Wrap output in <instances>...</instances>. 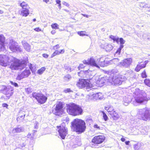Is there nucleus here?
<instances>
[{
    "label": "nucleus",
    "instance_id": "nucleus-1",
    "mask_svg": "<svg viewBox=\"0 0 150 150\" xmlns=\"http://www.w3.org/2000/svg\"><path fill=\"white\" fill-rule=\"evenodd\" d=\"M10 57L5 54L0 55V65L2 66L6 67L11 63L9 68L12 70H21L23 69L28 62V59H20L11 56Z\"/></svg>",
    "mask_w": 150,
    "mask_h": 150
},
{
    "label": "nucleus",
    "instance_id": "nucleus-2",
    "mask_svg": "<svg viewBox=\"0 0 150 150\" xmlns=\"http://www.w3.org/2000/svg\"><path fill=\"white\" fill-rule=\"evenodd\" d=\"M71 126L73 131L78 134L83 132L86 128L85 122L79 119H74L71 122Z\"/></svg>",
    "mask_w": 150,
    "mask_h": 150
},
{
    "label": "nucleus",
    "instance_id": "nucleus-3",
    "mask_svg": "<svg viewBox=\"0 0 150 150\" xmlns=\"http://www.w3.org/2000/svg\"><path fill=\"white\" fill-rule=\"evenodd\" d=\"M67 111L69 114L76 116L81 115L83 110L79 106L72 103L68 106Z\"/></svg>",
    "mask_w": 150,
    "mask_h": 150
},
{
    "label": "nucleus",
    "instance_id": "nucleus-4",
    "mask_svg": "<svg viewBox=\"0 0 150 150\" xmlns=\"http://www.w3.org/2000/svg\"><path fill=\"white\" fill-rule=\"evenodd\" d=\"M137 116L139 119L144 121L150 120V110L147 108L139 110Z\"/></svg>",
    "mask_w": 150,
    "mask_h": 150
},
{
    "label": "nucleus",
    "instance_id": "nucleus-5",
    "mask_svg": "<svg viewBox=\"0 0 150 150\" xmlns=\"http://www.w3.org/2000/svg\"><path fill=\"white\" fill-rule=\"evenodd\" d=\"M146 95V94H134V96L135 101L133 102V104L135 106H137V103L141 104L150 100V97L147 98Z\"/></svg>",
    "mask_w": 150,
    "mask_h": 150
},
{
    "label": "nucleus",
    "instance_id": "nucleus-6",
    "mask_svg": "<svg viewBox=\"0 0 150 150\" xmlns=\"http://www.w3.org/2000/svg\"><path fill=\"white\" fill-rule=\"evenodd\" d=\"M17 44V43L13 40H10L9 46V48L11 51L13 52L22 51L21 48Z\"/></svg>",
    "mask_w": 150,
    "mask_h": 150
},
{
    "label": "nucleus",
    "instance_id": "nucleus-7",
    "mask_svg": "<svg viewBox=\"0 0 150 150\" xmlns=\"http://www.w3.org/2000/svg\"><path fill=\"white\" fill-rule=\"evenodd\" d=\"M65 124L62 123L59 127H57L59 128L58 130L60 136L62 139H64L67 134V128L64 126Z\"/></svg>",
    "mask_w": 150,
    "mask_h": 150
},
{
    "label": "nucleus",
    "instance_id": "nucleus-8",
    "mask_svg": "<svg viewBox=\"0 0 150 150\" xmlns=\"http://www.w3.org/2000/svg\"><path fill=\"white\" fill-rule=\"evenodd\" d=\"M90 83V81L89 79H81L79 80L76 85L79 88H82L86 86H89Z\"/></svg>",
    "mask_w": 150,
    "mask_h": 150
},
{
    "label": "nucleus",
    "instance_id": "nucleus-9",
    "mask_svg": "<svg viewBox=\"0 0 150 150\" xmlns=\"http://www.w3.org/2000/svg\"><path fill=\"white\" fill-rule=\"evenodd\" d=\"M86 98V100L88 101L91 100H96L98 99H103L104 98L103 94H88Z\"/></svg>",
    "mask_w": 150,
    "mask_h": 150
},
{
    "label": "nucleus",
    "instance_id": "nucleus-10",
    "mask_svg": "<svg viewBox=\"0 0 150 150\" xmlns=\"http://www.w3.org/2000/svg\"><path fill=\"white\" fill-rule=\"evenodd\" d=\"M33 97H35L39 103L43 104L45 103L47 99L46 96L43 94H32Z\"/></svg>",
    "mask_w": 150,
    "mask_h": 150
},
{
    "label": "nucleus",
    "instance_id": "nucleus-11",
    "mask_svg": "<svg viewBox=\"0 0 150 150\" xmlns=\"http://www.w3.org/2000/svg\"><path fill=\"white\" fill-rule=\"evenodd\" d=\"M30 73L31 72L29 69H25L21 74L18 75L16 79L20 80L23 78L28 77Z\"/></svg>",
    "mask_w": 150,
    "mask_h": 150
},
{
    "label": "nucleus",
    "instance_id": "nucleus-12",
    "mask_svg": "<svg viewBox=\"0 0 150 150\" xmlns=\"http://www.w3.org/2000/svg\"><path fill=\"white\" fill-rule=\"evenodd\" d=\"M105 139L103 135L95 136L92 139V142L94 144H101L104 141Z\"/></svg>",
    "mask_w": 150,
    "mask_h": 150
},
{
    "label": "nucleus",
    "instance_id": "nucleus-13",
    "mask_svg": "<svg viewBox=\"0 0 150 150\" xmlns=\"http://www.w3.org/2000/svg\"><path fill=\"white\" fill-rule=\"evenodd\" d=\"M24 131V128L23 126H18L17 127L13 128L11 131V132L13 134L17 133H20Z\"/></svg>",
    "mask_w": 150,
    "mask_h": 150
},
{
    "label": "nucleus",
    "instance_id": "nucleus-14",
    "mask_svg": "<svg viewBox=\"0 0 150 150\" xmlns=\"http://www.w3.org/2000/svg\"><path fill=\"white\" fill-rule=\"evenodd\" d=\"M132 62V59L131 58L126 59L123 60L122 65L126 67H128L131 64Z\"/></svg>",
    "mask_w": 150,
    "mask_h": 150
},
{
    "label": "nucleus",
    "instance_id": "nucleus-15",
    "mask_svg": "<svg viewBox=\"0 0 150 150\" xmlns=\"http://www.w3.org/2000/svg\"><path fill=\"white\" fill-rule=\"evenodd\" d=\"M6 39L5 37L3 34H0V45L1 48H5L6 44Z\"/></svg>",
    "mask_w": 150,
    "mask_h": 150
},
{
    "label": "nucleus",
    "instance_id": "nucleus-16",
    "mask_svg": "<svg viewBox=\"0 0 150 150\" xmlns=\"http://www.w3.org/2000/svg\"><path fill=\"white\" fill-rule=\"evenodd\" d=\"M54 50H55V51L59 55L60 54H62L64 53L65 52V50L63 49L59 50L58 49L60 48V46L59 45L57 44L53 47Z\"/></svg>",
    "mask_w": 150,
    "mask_h": 150
},
{
    "label": "nucleus",
    "instance_id": "nucleus-17",
    "mask_svg": "<svg viewBox=\"0 0 150 150\" xmlns=\"http://www.w3.org/2000/svg\"><path fill=\"white\" fill-rule=\"evenodd\" d=\"M30 8H23L21 11L20 15L23 17H26L30 13L29 9Z\"/></svg>",
    "mask_w": 150,
    "mask_h": 150
},
{
    "label": "nucleus",
    "instance_id": "nucleus-18",
    "mask_svg": "<svg viewBox=\"0 0 150 150\" xmlns=\"http://www.w3.org/2000/svg\"><path fill=\"white\" fill-rule=\"evenodd\" d=\"M108 63V62L105 61V60L103 58H100L99 59L98 65L101 67H103L106 66Z\"/></svg>",
    "mask_w": 150,
    "mask_h": 150
},
{
    "label": "nucleus",
    "instance_id": "nucleus-19",
    "mask_svg": "<svg viewBox=\"0 0 150 150\" xmlns=\"http://www.w3.org/2000/svg\"><path fill=\"white\" fill-rule=\"evenodd\" d=\"M106 80L104 77H101L99 78L96 81V83L98 86L101 87L103 86L104 83L105 82Z\"/></svg>",
    "mask_w": 150,
    "mask_h": 150
},
{
    "label": "nucleus",
    "instance_id": "nucleus-20",
    "mask_svg": "<svg viewBox=\"0 0 150 150\" xmlns=\"http://www.w3.org/2000/svg\"><path fill=\"white\" fill-rule=\"evenodd\" d=\"M89 65L91 66L96 67L97 68H99L100 67L96 63V61L92 58L89 59Z\"/></svg>",
    "mask_w": 150,
    "mask_h": 150
},
{
    "label": "nucleus",
    "instance_id": "nucleus-21",
    "mask_svg": "<svg viewBox=\"0 0 150 150\" xmlns=\"http://www.w3.org/2000/svg\"><path fill=\"white\" fill-rule=\"evenodd\" d=\"M63 108L62 103L61 102H59L56 104L55 110L56 112H59L62 110Z\"/></svg>",
    "mask_w": 150,
    "mask_h": 150
},
{
    "label": "nucleus",
    "instance_id": "nucleus-22",
    "mask_svg": "<svg viewBox=\"0 0 150 150\" xmlns=\"http://www.w3.org/2000/svg\"><path fill=\"white\" fill-rule=\"evenodd\" d=\"M25 112L24 111L20 110L19 112L18 116L17 117V120H18V119L22 118L23 119L25 116Z\"/></svg>",
    "mask_w": 150,
    "mask_h": 150
},
{
    "label": "nucleus",
    "instance_id": "nucleus-23",
    "mask_svg": "<svg viewBox=\"0 0 150 150\" xmlns=\"http://www.w3.org/2000/svg\"><path fill=\"white\" fill-rule=\"evenodd\" d=\"M105 109L108 112H110V114H111V113L114 111L113 107L111 105H108L107 107H105Z\"/></svg>",
    "mask_w": 150,
    "mask_h": 150
},
{
    "label": "nucleus",
    "instance_id": "nucleus-24",
    "mask_svg": "<svg viewBox=\"0 0 150 150\" xmlns=\"http://www.w3.org/2000/svg\"><path fill=\"white\" fill-rule=\"evenodd\" d=\"M20 6L23 8H30L28 4L26 2L23 1L20 4Z\"/></svg>",
    "mask_w": 150,
    "mask_h": 150
},
{
    "label": "nucleus",
    "instance_id": "nucleus-25",
    "mask_svg": "<svg viewBox=\"0 0 150 150\" xmlns=\"http://www.w3.org/2000/svg\"><path fill=\"white\" fill-rule=\"evenodd\" d=\"M92 73V71H90L89 70V69H88L86 71H80L78 73V75L79 76L82 77V75L83 74H86L88 73H88H89L90 74H91Z\"/></svg>",
    "mask_w": 150,
    "mask_h": 150
},
{
    "label": "nucleus",
    "instance_id": "nucleus-26",
    "mask_svg": "<svg viewBox=\"0 0 150 150\" xmlns=\"http://www.w3.org/2000/svg\"><path fill=\"white\" fill-rule=\"evenodd\" d=\"M129 96L127 95L124 98V101H125V103L128 104L132 100V99L130 98Z\"/></svg>",
    "mask_w": 150,
    "mask_h": 150
},
{
    "label": "nucleus",
    "instance_id": "nucleus-27",
    "mask_svg": "<svg viewBox=\"0 0 150 150\" xmlns=\"http://www.w3.org/2000/svg\"><path fill=\"white\" fill-rule=\"evenodd\" d=\"M111 115H113V118L114 120H117L120 117L119 115L115 111H114L113 112Z\"/></svg>",
    "mask_w": 150,
    "mask_h": 150
},
{
    "label": "nucleus",
    "instance_id": "nucleus-28",
    "mask_svg": "<svg viewBox=\"0 0 150 150\" xmlns=\"http://www.w3.org/2000/svg\"><path fill=\"white\" fill-rule=\"evenodd\" d=\"M148 60L145 61H142L138 63L142 68H145L146 67L147 64L148 63Z\"/></svg>",
    "mask_w": 150,
    "mask_h": 150
},
{
    "label": "nucleus",
    "instance_id": "nucleus-29",
    "mask_svg": "<svg viewBox=\"0 0 150 150\" xmlns=\"http://www.w3.org/2000/svg\"><path fill=\"white\" fill-rule=\"evenodd\" d=\"M113 47L112 45L110 44H108L105 46V48L107 51H110L112 50Z\"/></svg>",
    "mask_w": 150,
    "mask_h": 150
},
{
    "label": "nucleus",
    "instance_id": "nucleus-30",
    "mask_svg": "<svg viewBox=\"0 0 150 150\" xmlns=\"http://www.w3.org/2000/svg\"><path fill=\"white\" fill-rule=\"evenodd\" d=\"M46 68L45 67H42L38 69L37 71V73L40 75L42 74L45 70Z\"/></svg>",
    "mask_w": 150,
    "mask_h": 150
},
{
    "label": "nucleus",
    "instance_id": "nucleus-31",
    "mask_svg": "<svg viewBox=\"0 0 150 150\" xmlns=\"http://www.w3.org/2000/svg\"><path fill=\"white\" fill-rule=\"evenodd\" d=\"M141 144L140 143H137L135 144L134 145V148L135 150H138L141 148Z\"/></svg>",
    "mask_w": 150,
    "mask_h": 150
},
{
    "label": "nucleus",
    "instance_id": "nucleus-32",
    "mask_svg": "<svg viewBox=\"0 0 150 150\" xmlns=\"http://www.w3.org/2000/svg\"><path fill=\"white\" fill-rule=\"evenodd\" d=\"M71 76L69 74L65 75L64 77V79L65 81H68L71 79Z\"/></svg>",
    "mask_w": 150,
    "mask_h": 150
},
{
    "label": "nucleus",
    "instance_id": "nucleus-33",
    "mask_svg": "<svg viewBox=\"0 0 150 150\" xmlns=\"http://www.w3.org/2000/svg\"><path fill=\"white\" fill-rule=\"evenodd\" d=\"M59 25L57 23H54L51 25V27L52 29H58Z\"/></svg>",
    "mask_w": 150,
    "mask_h": 150
},
{
    "label": "nucleus",
    "instance_id": "nucleus-34",
    "mask_svg": "<svg viewBox=\"0 0 150 150\" xmlns=\"http://www.w3.org/2000/svg\"><path fill=\"white\" fill-rule=\"evenodd\" d=\"M78 34L81 36H86L88 35L86 34V32L85 31H81L78 32L77 33Z\"/></svg>",
    "mask_w": 150,
    "mask_h": 150
},
{
    "label": "nucleus",
    "instance_id": "nucleus-35",
    "mask_svg": "<svg viewBox=\"0 0 150 150\" xmlns=\"http://www.w3.org/2000/svg\"><path fill=\"white\" fill-rule=\"evenodd\" d=\"M11 94H4V96H1V99L2 100H6L9 98Z\"/></svg>",
    "mask_w": 150,
    "mask_h": 150
},
{
    "label": "nucleus",
    "instance_id": "nucleus-36",
    "mask_svg": "<svg viewBox=\"0 0 150 150\" xmlns=\"http://www.w3.org/2000/svg\"><path fill=\"white\" fill-rule=\"evenodd\" d=\"M145 84L150 87V80L149 79H145L144 81Z\"/></svg>",
    "mask_w": 150,
    "mask_h": 150
},
{
    "label": "nucleus",
    "instance_id": "nucleus-37",
    "mask_svg": "<svg viewBox=\"0 0 150 150\" xmlns=\"http://www.w3.org/2000/svg\"><path fill=\"white\" fill-rule=\"evenodd\" d=\"M141 66L139 65L138 64L137 65L135 69V70L137 72H139V71L141 69H143Z\"/></svg>",
    "mask_w": 150,
    "mask_h": 150
},
{
    "label": "nucleus",
    "instance_id": "nucleus-38",
    "mask_svg": "<svg viewBox=\"0 0 150 150\" xmlns=\"http://www.w3.org/2000/svg\"><path fill=\"white\" fill-rule=\"evenodd\" d=\"M64 92L65 93H73V91L70 88H67L64 90Z\"/></svg>",
    "mask_w": 150,
    "mask_h": 150
},
{
    "label": "nucleus",
    "instance_id": "nucleus-39",
    "mask_svg": "<svg viewBox=\"0 0 150 150\" xmlns=\"http://www.w3.org/2000/svg\"><path fill=\"white\" fill-rule=\"evenodd\" d=\"M141 76L142 78H146L147 76L145 70H144L141 74Z\"/></svg>",
    "mask_w": 150,
    "mask_h": 150
},
{
    "label": "nucleus",
    "instance_id": "nucleus-40",
    "mask_svg": "<svg viewBox=\"0 0 150 150\" xmlns=\"http://www.w3.org/2000/svg\"><path fill=\"white\" fill-rule=\"evenodd\" d=\"M123 45H121L119 48H118L115 53L117 54H120L122 49L123 47Z\"/></svg>",
    "mask_w": 150,
    "mask_h": 150
},
{
    "label": "nucleus",
    "instance_id": "nucleus-41",
    "mask_svg": "<svg viewBox=\"0 0 150 150\" xmlns=\"http://www.w3.org/2000/svg\"><path fill=\"white\" fill-rule=\"evenodd\" d=\"M101 112L103 114V117L105 121H107L108 120V118L106 114L105 113V112L104 111H102Z\"/></svg>",
    "mask_w": 150,
    "mask_h": 150
},
{
    "label": "nucleus",
    "instance_id": "nucleus-42",
    "mask_svg": "<svg viewBox=\"0 0 150 150\" xmlns=\"http://www.w3.org/2000/svg\"><path fill=\"white\" fill-rule=\"evenodd\" d=\"M10 82L11 84L13 85L15 87H18V85L17 83L15 82H13L12 81H10Z\"/></svg>",
    "mask_w": 150,
    "mask_h": 150
},
{
    "label": "nucleus",
    "instance_id": "nucleus-43",
    "mask_svg": "<svg viewBox=\"0 0 150 150\" xmlns=\"http://www.w3.org/2000/svg\"><path fill=\"white\" fill-rule=\"evenodd\" d=\"M59 55L55 51L53 53L51 54V58H52L56 56L57 55Z\"/></svg>",
    "mask_w": 150,
    "mask_h": 150
},
{
    "label": "nucleus",
    "instance_id": "nucleus-44",
    "mask_svg": "<svg viewBox=\"0 0 150 150\" xmlns=\"http://www.w3.org/2000/svg\"><path fill=\"white\" fill-rule=\"evenodd\" d=\"M89 59H88L87 60H84L83 61V62L84 64L88 65H89Z\"/></svg>",
    "mask_w": 150,
    "mask_h": 150
},
{
    "label": "nucleus",
    "instance_id": "nucleus-45",
    "mask_svg": "<svg viewBox=\"0 0 150 150\" xmlns=\"http://www.w3.org/2000/svg\"><path fill=\"white\" fill-rule=\"evenodd\" d=\"M120 44H124L125 41L122 38H120Z\"/></svg>",
    "mask_w": 150,
    "mask_h": 150
},
{
    "label": "nucleus",
    "instance_id": "nucleus-46",
    "mask_svg": "<svg viewBox=\"0 0 150 150\" xmlns=\"http://www.w3.org/2000/svg\"><path fill=\"white\" fill-rule=\"evenodd\" d=\"M84 66L83 64H79L78 67V68L79 70L83 69L84 67Z\"/></svg>",
    "mask_w": 150,
    "mask_h": 150
},
{
    "label": "nucleus",
    "instance_id": "nucleus-47",
    "mask_svg": "<svg viewBox=\"0 0 150 150\" xmlns=\"http://www.w3.org/2000/svg\"><path fill=\"white\" fill-rule=\"evenodd\" d=\"M34 30L36 31L37 32H39L40 31H42V30L41 28H40L39 27H37L35 28Z\"/></svg>",
    "mask_w": 150,
    "mask_h": 150
},
{
    "label": "nucleus",
    "instance_id": "nucleus-48",
    "mask_svg": "<svg viewBox=\"0 0 150 150\" xmlns=\"http://www.w3.org/2000/svg\"><path fill=\"white\" fill-rule=\"evenodd\" d=\"M28 137L30 138L31 139H32L33 138L34 136V134H29L28 135Z\"/></svg>",
    "mask_w": 150,
    "mask_h": 150
},
{
    "label": "nucleus",
    "instance_id": "nucleus-49",
    "mask_svg": "<svg viewBox=\"0 0 150 150\" xmlns=\"http://www.w3.org/2000/svg\"><path fill=\"white\" fill-rule=\"evenodd\" d=\"M25 91L26 92L28 93H30L31 92V89L29 88H27L25 89Z\"/></svg>",
    "mask_w": 150,
    "mask_h": 150
},
{
    "label": "nucleus",
    "instance_id": "nucleus-50",
    "mask_svg": "<svg viewBox=\"0 0 150 150\" xmlns=\"http://www.w3.org/2000/svg\"><path fill=\"white\" fill-rule=\"evenodd\" d=\"M56 3L57 4H58V6L61 7V1L60 0H56Z\"/></svg>",
    "mask_w": 150,
    "mask_h": 150
},
{
    "label": "nucleus",
    "instance_id": "nucleus-51",
    "mask_svg": "<svg viewBox=\"0 0 150 150\" xmlns=\"http://www.w3.org/2000/svg\"><path fill=\"white\" fill-rule=\"evenodd\" d=\"M42 56L44 58H47L49 57V55L46 53L42 54Z\"/></svg>",
    "mask_w": 150,
    "mask_h": 150
},
{
    "label": "nucleus",
    "instance_id": "nucleus-52",
    "mask_svg": "<svg viewBox=\"0 0 150 150\" xmlns=\"http://www.w3.org/2000/svg\"><path fill=\"white\" fill-rule=\"evenodd\" d=\"M35 125L34 126V128L37 129L38 128V123L37 122H36L35 123Z\"/></svg>",
    "mask_w": 150,
    "mask_h": 150
},
{
    "label": "nucleus",
    "instance_id": "nucleus-53",
    "mask_svg": "<svg viewBox=\"0 0 150 150\" xmlns=\"http://www.w3.org/2000/svg\"><path fill=\"white\" fill-rule=\"evenodd\" d=\"M109 38H110V39H112V40H113V41H114V42H115V37L114 36H113L112 35H110V36Z\"/></svg>",
    "mask_w": 150,
    "mask_h": 150
},
{
    "label": "nucleus",
    "instance_id": "nucleus-54",
    "mask_svg": "<svg viewBox=\"0 0 150 150\" xmlns=\"http://www.w3.org/2000/svg\"><path fill=\"white\" fill-rule=\"evenodd\" d=\"M128 74L130 75H132L133 73V71L132 70H128L127 71Z\"/></svg>",
    "mask_w": 150,
    "mask_h": 150
},
{
    "label": "nucleus",
    "instance_id": "nucleus-55",
    "mask_svg": "<svg viewBox=\"0 0 150 150\" xmlns=\"http://www.w3.org/2000/svg\"><path fill=\"white\" fill-rule=\"evenodd\" d=\"M94 128H97L98 129H100V127L98 126V125L97 124L95 125L94 126Z\"/></svg>",
    "mask_w": 150,
    "mask_h": 150
},
{
    "label": "nucleus",
    "instance_id": "nucleus-56",
    "mask_svg": "<svg viewBox=\"0 0 150 150\" xmlns=\"http://www.w3.org/2000/svg\"><path fill=\"white\" fill-rule=\"evenodd\" d=\"M63 4L67 6V7H69V3H67V2H64V4Z\"/></svg>",
    "mask_w": 150,
    "mask_h": 150
},
{
    "label": "nucleus",
    "instance_id": "nucleus-57",
    "mask_svg": "<svg viewBox=\"0 0 150 150\" xmlns=\"http://www.w3.org/2000/svg\"><path fill=\"white\" fill-rule=\"evenodd\" d=\"M8 106V105L6 103H3L2 104V106L4 107L7 108V107Z\"/></svg>",
    "mask_w": 150,
    "mask_h": 150
},
{
    "label": "nucleus",
    "instance_id": "nucleus-58",
    "mask_svg": "<svg viewBox=\"0 0 150 150\" xmlns=\"http://www.w3.org/2000/svg\"><path fill=\"white\" fill-rule=\"evenodd\" d=\"M29 68L31 70H32L33 69V67L32 65V64H30L29 65Z\"/></svg>",
    "mask_w": 150,
    "mask_h": 150
},
{
    "label": "nucleus",
    "instance_id": "nucleus-59",
    "mask_svg": "<svg viewBox=\"0 0 150 150\" xmlns=\"http://www.w3.org/2000/svg\"><path fill=\"white\" fill-rule=\"evenodd\" d=\"M82 15L84 17H85L86 18H88V16L87 15H86L85 14H82Z\"/></svg>",
    "mask_w": 150,
    "mask_h": 150
},
{
    "label": "nucleus",
    "instance_id": "nucleus-60",
    "mask_svg": "<svg viewBox=\"0 0 150 150\" xmlns=\"http://www.w3.org/2000/svg\"><path fill=\"white\" fill-rule=\"evenodd\" d=\"M125 142V143L126 145H129V143L130 142L129 141H126Z\"/></svg>",
    "mask_w": 150,
    "mask_h": 150
},
{
    "label": "nucleus",
    "instance_id": "nucleus-61",
    "mask_svg": "<svg viewBox=\"0 0 150 150\" xmlns=\"http://www.w3.org/2000/svg\"><path fill=\"white\" fill-rule=\"evenodd\" d=\"M76 139H78V141H81V137H77L76 138Z\"/></svg>",
    "mask_w": 150,
    "mask_h": 150
},
{
    "label": "nucleus",
    "instance_id": "nucleus-62",
    "mask_svg": "<svg viewBox=\"0 0 150 150\" xmlns=\"http://www.w3.org/2000/svg\"><path fill=\"white\" fill-rule=\"evenodd\" d=\"M51 33L52 34H54L55 33V31L54 30H52L51 31Z\"/></svg>",
    "mask_w": 150,
    "mask_h": 150
},
{
    "label": "nucleus",
    "instance_id": "nucleus-63",
    "mask_svg": "<svg viewBox=\"0 0 150 150\" xmlns=\"http://www.w3.org/2000/svg\"><path fill=\"white\" fill-rule=\"evenodd\" d=\"M119 38H115V41H116V42H118V41H119Z\"/></svg>",
    "mask_w": 150,
    "mask_h": 150
},
{
    "label": "nucleus",
    "instance_id": "nucleus-64",
    "mask_svg": "<svg viewBox=\"0 0 150 150\" xmlns=\"http://www.w3.org/2000/svg\"><path fill=\"white\" fill-rule=\"evenodd\" d=\"M125 140V139L124 138H122L121 139V140L122 142H124Z\"/></svg>",
    "mask_w": 150,
    "mask_h": 150
}]
</instances>
